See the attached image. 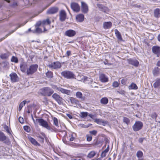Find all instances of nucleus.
Segmentation results:
<instances>
[{"label":"nucleus","instance_id":"1","mask_svg":"<svg viewBox=\"0 0 160 160\" xmlns=\"http://www.w3.org/2000/svg\"><path fill=\"white\" fill-rule=\"evenodd\" d=\"M42 94L44 96L50 97L53 93V90L49 87H46L41 89Z\"/></svg>","mask_w":160,"mask_h":160},{"label":"nucleus","instance_id":"2","mask_svg":"<svg viewBox=\"0 0 160 160\" xmlns=\"http://www.w3.org/2000/svg\"><path fill=\"white\" fill-rule=\"evenodd\" d=\"M38 67V66L36 64L31 65L27 70V75H29L33 74L37 71Z\"/></svg>","mask_w":160,"mask_h":160},{"label":"nucleus","instance_id":"3","mask_svg":"<svg viewBox=\"0 0 160 160\" xmlns=\"http://www.w3.org/2000/svg\"><path fill=\"white\" fill-rule=\"evenodd\" d=\"M36 121L38 122V123L42 127L48 130H50V127L49 126L48 122L42 118L37 119Z\"/></svg>","mask_w":160,"mask_h":160},{"label":"nucleus","instance_id":"4","mask_svg":"<svg viewBox=\"0 0 160 160\" xmlns=\"http://www.w3.org/2000/svg\"><path fill=\"white\" fill-rule=\"evenodd\" d=\"M61 75L67 79H72L75 76L74 74L69 71H65L62 72Z\"/></svg>","mask_w":160,"mask_h":160},{"label":"nucleus","instance_id":"5","mask_svg":"<svg viewBox=\"0 0 160 160\" xmlns=\"http://www.w3.org/2000/svg\"><path fill=\"white\" fill-rule=\"evenodd\" d=\"M143 126L142 123L139 121H136L134 125L132 126V128L134 131L136 132L141 130Z\"/></svg>","mask_w":160,"mask_h":160},{"label":"nucleus","instance_id":"6","mask_svg":"<svg viewBox=\"0 0 160 160\" xmlns=\"http://www.w3.org/2000/svg\"><path fill=\"white\" fill-rule=\"evenodd\" d=\"M52 98L54 99L59 105L61 104L63 102V98L57 93H54L52 95Z\"/></svg>","mask_w":160,"mask_h":160},{"label":"nucleus","instance_id":"7","mask_svg":"<svg viewBox=\"0 0 160 160\" xmlns=\"http://www.w3.org/2000/svg\"><path fill=\"white\" fill-rule=\"evenodd\" d=\"M48 66L52 69H58L61 67V64L59 62H53L48 65Z\"/></svg>","mask_w":160,"mask_h":160},{"label":"nucleus","instance_id":"8","mask_svg":"<svg viewBox=\"0 0 160 160\" xmlns=\"http://www.w3.org/2000/svg\"><path fill=\"white\" fill-rule=\"evenodd\" d=\"M72 9L75 12H78L80 10V7L78 4L75 2H72L71 4Z\"/></svg>","mask_w":160,"mask_h":160},{"label":"nucleus","instance_id":"9","mask_svg":"<svg viewBox=\"0 0 160 160\" xmlns=\"http://www.w3.org/2000/svg\"><path fill=\"white\" fill-rule=\"evenodd\" d=\"M28 22V21H26L25 23H22L21 24H18V27L16 28L14 30H12V31H11L10 32L8 33L7 34L5 37L1 38L0 40V42L3 40L4 38L7 37L8 36L10 35L11 34L13 33L14 32H15L18 28L20 27L21 26H23L24 25H25L27 22Z\"/></svg>","mask_w":160,"mask_h":160},{"label":"nucleus","instance_id":"10","mask_svg":"<svg viewBox=\"0 0 160 160\" xmlns=\"http://www.w3.org/2000/svg\"><path fill=\"white\" fill-rule=\"evenodd\" d=\"M81 7L82 12L85 13H87L88 11V6L84 2H81Z\"/></svg>","mask_w":160,"mask_h":160},{"label":"nucleus","instance_id":"11","mask_svg":"<svg viewBox=\"0 0 160 160\" xmlns=\"http://www.w3.org/2000/svg\"><path fill=\"white\" fill-rule=\"evenodd\" d=\"M75 34V31L71 29L66 31L65 33V35L69 37H72Z\"/></svg>","mask_w":160,"mask_h":160},{"label":"nucleus","instance_id":"12","mask_svg":"<svg viewBox=\"0 0 160 160\" xmlns=\"http://www.w3.org/2000/svg\"><path fill=\"white\" fill-rule=\"evenodd\" d=\"M100 80L102 82H107L108 81V78L106 75L103 73L100 74L99 76Z\"/></svg>","mask_w":160,"mask_h":160},{"label":"nucleus","instance_id":"13","mask_svg":"<svg viewBox=\"0 0 160 160\" xmlns=\"http://www.w3.org/2000/svg\"><path fill=\"white\" fill-rule=\"evenodd\" d=\"M59 16L60 20L62 22L65 20L66 17V14L65 11L62 10L60 11Z\"/></svg>","mask_w":160,"mask_h":160},{"label":"nucleus","instance_id":"14","mask_svg":"<svg viewBox=\"0 0 160 160\" xmlns=\"http://www.w3.org/2000/svg\"><path fill=\"white\" fill-rule=\"evenodd\" d=\"M9 76L12 82H15L18 81V76L15 73H12Z\"/></svg>","mask_w":160,"mask_h":160},{"label":"nucleus","instance_id":"15","mask_svg":"<svg viewBox=\"0 0 160 160\" xmlns=\"http://www.w3.org/2000/svg\"><path fill=\"white\" fill-rule=\"evenodd\" d=\"M128 63L135 67H137L139 64V62L136 59H129L128 60Z\"/></svg>","mask_w":160,"mask_h":160},{"label":"nucleus","instance_id":"16","mask_svg":"<svg viewBox=\"0 0 160 160\" xmlns=\"http://www.w3.org/2000/svg\"><path fill=\"white\" fill-rule=\"evenodd\" d=\"M58 9L57 7H52L47 11L48 14H53L58 12Z\"/></svg>","mask_w":160,"mask_h":160},{"label":"nucleus","instance_id":"17","mask_svg":"<svg viewBox=\"0 0 160 160\" xmlns=\"http://www.w3.org/2000/svg\"><path fill=\"white\" fill-rule=\"evenodd\" d=\"M20 68L21 71L22 72H25L27 69L28 68L27 63L25 62H22L20 64Z\"/></svg>","mask_w":160,"mask_h":160},{"label":"nucleus","instance_id":"18","mask_svg":"<svg viewBox=\"0 0 160 160\" xmlns=\"http://www.w3.org/2000/svg\"><path fill=\"white\" fill-rule=\"evenodd\" d=\"M97 6L101 11L105 12H106L108 11V8L102 4H97Z\"/></svg>","mask_w":160,"mask_h":160},{"label":"nucleus","instance_id":"19","mask_svg":"<svg viewBox=\"0 0 160 160\" xmlns=\"http://www.w3.org/2000/svg\"><path fill=\"white\" fill-rule=\"evenodd\" d=\"M153 52L157 55L160 54V47L158 46H154L152 48Z\"/></svg>","mask_w":160,"mask_h":160},{"label":"nucleus","instance_id":"20","mask_svg":"<svg viewBox=\"0 0 160 160\" xmlns=\"http://www.w3.org/2000/svg\"><path fill=\"white\" fill-rule=\"evenodd\" d=\"M94 122L99 124H102L103 126H105V125L107 123V122L103 120L102 119H100L96 118L94 119Z\"/></svg>","mask_w":160,"mask_h":160},{"label":"nucleus","instance_id":"21","mask_svg":"<svg viewBox=\"0 0 160 160\" xmlns=\"http://www.w3.org/2000/svg\"><path fill=\"white\" fill-rule=\"evenodd\" d=\"M112 26V23L110 22H105L103 23V27L105 29L110 28Z\"/></svg>","mask_w":160,"mask_h":160},{"label":"nucleus","instance_id":"22","mask_svg":"<svg viewBox=\"0 0 160 160\" xmlns=\"http://www.w3.org/2000/svg\"><path fill=\"white\" fill-rule=\"evenodd\" d=\"M76 97L82 101H84L85 100V97L83 96V95L81 92H78L76 93Z\"/></svg>","mask_w":160,"mask_h":160},{"label":"nucleus","instance_id":"23","mask_svg":"<svg viewBox=\"0 0 160 160\" xmlns=\"http://www.w3.org/2000/svg\"><path fill=\"white\" fill-rule=\"evenodd\" d=\"M76 19L77 21L82 22L84 19V16L82 14H80L76 16Z\"/></svg>","mask_w":160,"mask_h":160},{"label":"nucleus","instance_id":"24","mask_svg":"<svg viewBox=\"0 0 160 160\" xmlns=\"http://www.w3.org/2000/svg\"><path fill=\"white\" fill-rule=\"evenodd\" d=\"M29 140L33 145L40 146V144L34 138L31 137L28 138Z\"/></svg>","mask_w":160,"mask_h":160},{"label":"nucleus","instance_id":"25","mask_svg":"<svg viewBox=\"0 0 160 160\" xmlns=\"http://www.w3.org/2000/svg\"><path fill=\"white\" fill-rule=\"evenodd\" d=\"M152 73L155 76H158L160 73V69L158 67L155 68L152 71Z\"/></svg>","mask_w":160,"mask_h":160},{"label":"nucleus","instance_id":"26","mask_svg":"<svg viewBox=\"0 0 160 160\" xmlns=\"http://www.w3.org/2000/svg\"><path fill=\"white\" fill-rule=\"evenodd\" d=\"M58 91L61 92L63 93L66 94L68 95H69L70 93L69 90L63 89L61 87H60Z\"/></svg>","mask_w":160,"mask_h":160},{"label":"nucleus","instance_id":"27","mask_svg":"<svg viewBox=\"0 0 160 160\" xmlns=\"http://www.w3.org/2000/svg\"><path fill=\"white\" fill-rule=\"evenodd\" d=\"M70 101L72 104H74L75 105L79 104V100L74 98L72 97L71 98Z\"/></svg>","mask_w":160,"mask_h":160},{"label":"nucleus","instance_id":"28","mask_svg":"<svg viewBox=\"0 0 160 160\" xmlns=\"http://www.w3.org/2000/svg\"><path fill=\"white\" fill-rule=\"evenodd\" d=\"M114 31L116 36L118 39L120 41H122V36L119 32L116 29H115Z\"/></svg>","mask_w":160,"mask_h":160},{"label":"nucleus","instance_id":"29","mask_svg":"<svg viewBox=\"0 0 160 160\" xmlns=\"http://www.w3.org/2000/svg\"><path fill=\"white\" fill-rule=\"evenodd\" d=\"M7 139V137L5 134L2 132L0 131V141H4Z\"/></svg>","mask_w":160,"mask_h":160},{"label":"nucleus","instance_id":"30","mask_svg":"<svg viewBox=\"0 0 160 160\" xmlns=\"http://www.w3.org/2000/svg\"><path fill=\"white\" fill-rule=\"evenodd\" d=\"M153 86L155 88H157L160 86V79H158L156 80L153 84Z\"/></svg>","mask_w":160,"mask_h":160},{"label":"nucleus","instance_id":"31","mask_svg":"<svg viewBox=\"0 0 160 160\" xmlns=\"http://www.w3.org/2000/svg\"><path fill=\"white\" fill-rule=\"evenodd\" d=\"M160 15V9L158 8L156 9L154 11V15L155 17L158 18Z\"/></svg>","mask_w":160,"mask_h":160},{"label":"nucleus","instance_id":"32","mask_svg":"<svg viewBox=\"0 0 160 160\" xmlns=\"http://www.w3.org/2000/svg\"><path fill=\"white\" fill-rule=\"evenodd\" d=\"M101 102L104 104H106L108 102V99L107 98H103L100 100Z\"/></svg>","mask_w":160,"mask_h":160},{"label":"nucleus","instance_id":"33","mask_svg":"<svg viewBox=\"0 0 160 160\" xmlns=\"http://www.w3.org/2000/svg\"><path fill=\"white\" fill-rule=\"evenodd\" d=\"M128 88L130 89H137L138 87L135 84L132 83L129 86Z\"/></svg>","mask_w":160,"mask_h":160},{"label":"nucleus","instance_id":"34","mask_svg":"<svg viewBox=\"0 0 160 160\" xmlns=\"http://www.w3.org/2000/svg\"><path fill=\"white\" fill-rule=\"evenodd\" d=\"M9 56L8 53L2 54L0 55V58L3 59H6L8 58Z\"/></svg>","mask_w":160,"mask_h":160},{"label":"nucleus","instance_id":"35","mask_svg":"<svg viewBox=\"0 0 160 160\" xmlns=\"http://www.w3.org/2000/svg\"><path fill=\"white\" fill-rule=\"evenodd\" d=\"M80 116L82 118H84L88 115V113L87 112H80Z\"/></svg>","mask_w":160,"mask_h":160},{"label":"nucleus","instance_id":"36","mask_svg":"<svg viewBox=\"0 0 160 160\" xmlns=\"http://www.w3.org/2000/svg\"><path fill=\"white\" fill-rule=\"evenodd\" d=\"M26 102H27L26 101L24 100L23 102H21V103L19 105V108H18L19 111H20L21 110L22 107L24 106L25 105V104Z\"/></svg>","mask_w":160,"mask_h":160},{"label":"nucleus","instance_id":"37","mask_svg":"<svg viewBox=\"0 0 160 160\" xmlns=\"http://www.w3.org/2000/svg\"><path fill=\"white\" fill-rule=\"evenodd\" d=\"M123 121L124 122L126 123L127 125H128L130 123V120L129 119L126 117H123Z\"/></svg>","mask_w":160,"mask_h":160},{"label":"nucleus","instance_id":"38","mask_svg":"<svg viewBox=\"0 0 160 160\" xmlns=\"http://www.w3.org/2000/svg\"><path fill=\"white\" fill-rule=\"evenodd\" d=\"M51 22L48 18L46 20H44L42 22V24L43 25H49Z\"/></svg>","mask_w":160,"mask_h":160},{"label":"nucleus","instance_id":"39","mask_svg":"<svg viewBox=\"0 0 160 160\" xmlns=\"http://www.w3.org/2000/svg\"><path fill=\"white\" fill-rule=\"evenodd\" d=\"M96 154V153L94 151H92L88 154V157L89 158L93 157Z\"/></svg>","mask_w":160,"mask_h":160},{"label":"nucleus","instance_id":"40","mask_svg":"<svg viewBox=\"0 0 160 160\" xmlns=\"http://www.w3.org/2000/svg\"><path fill=\"white\" fill-rule=\"evenodd\" d=\"M143 155V152L141 151H138L136 154L137 156L139 158H142Z\"/></svg>","mask_w":160,"mask_h":160},{"label":"nucleus","instance_id":"41","mask_svg":"<svg viewBox=\"0 0 160 160\" xmlns=\"http://www.w3.org/2000/svg\"><path fill=\"white\" fill-rule=\"evenodd\" d=\"M47 77L49 78H51L52 77L53 74L51 71H48L46 73Z\"/></svg>","mask_w":160,"mask_h":160},{"label":"nucleus","instance_id":"42","mask_svg":"<svg viewBox=\"0 0 160 160\" xmlns=\"http://www.w3.org/2000/svg\"><path fill=\"white\" fill-rule=\"evenodd\" d=\"M89 84H91V86L92 87H98L97 86H96L97 83L96 82H93L92 80V81H90V82H89L88 83Z\"/></svg>","mask_w":160,"mask_h":160},{"label":"nucleus","instance_id":"43","mask_svg":"<svg viewBox=\"0 0 160 160\" xmlns=\"http://www.w3.org/2000/svg\"><path fill=\"white\" fill-rule=\"evenodd\" d=\"M11 61L12 62H14L15 63H18V58L14 56H13L12 57V58L11 59Z\"/></svg>","mask_w":160,"mask_h":160},{"label":"nucleus","instance_id":"44","mask_svg":"<svg viewBox=\"0 0 160 160\" xmlns=\"http://www.w3.org/2000/svg\"><path fill=\"white\" fill-rule=\"evenodd\" d=\"M53 119L54 123V124L56 126H58V119L54 117L53 118Z\"/></svg>","mask_w":160,"mask_h":160},{"label":"nucleus","instance_id":"45","mask_svg":"<svg viewBox=\"0 0 160 160\" xmlns=\"http://www.w3.org/2000/svg\"><path fill=\"white\" fill-rule=\"evenodd\" d=\"M87 140L88 141H90L92 140V138L91 136L89 135H86Z\"/></svg>","mask_w":160,"mask_h":160},{"label":"nucleus","instance_id":"46","mask_svg":"<svg viewBox=\"0 0 160 160\" xmlns=\"http://www.w3.org/2000/svg\"><path fill=\"white\" fill-rule=\"evenodd\" d=\"M35 31L38 33H41L42 32V30L38 27H36Z\"/></svg>","mask_w":160,"mask_h":160},{"label":"nucleus","instance_id":"47","mask_svg":"<svg viewBox=\"0 0 160 160\" xmlns=\"http://www.w3.org/2000/svg\"><path fill=\"white\" fill-rule=\"evenodd\" d=\"M117 92L118 93L122 95H124L125 93V91L124 90H120L117 91Z\"/></svg>","mask_w":160,"mask_h":160},{"label":"nucleus","instance_id":"48","mask_svg":"<svg viewBox=\"0 0 160 160\" xmlns=\"http://www.w3.org/2000/svg\"><path fill=\"white\" fill-rule=\"evenodd\" d=\"M118 85L119 84L117 81H115L113 83L112 86L115 88L118 87Z\"/></svg>","mask_w":160,"mask_h":160},{"label":"nucleus","instance_id":"49","mask_svg":"<svg viewBox=\"0 0 160 160\" xmlns=\"http://www.w3.org/2000/svg\"><path fill=\"white\" fill-rule=\"evenodd\" d=\"M97 131L95 130L89 131V133L90 134L95 136L96 135V134L97 133Z\"/></svg>","mask_w":160,"mask_h":160},{"label":"nucleus","instance_id":"50","mask_svg":"<svg viewBox=\"0 0 160 160\" xmlns=\"http://www.w3.org/2000/svg\"><path fill=\"white\" fill-rule=\"evenodd\" d=\"M107 153L103 151L101 155V158H103L105 157L106 156Z\"/></svg>","mask_w":160,"mask_h":160},{"label":"nucleus","instance_id":"51","mask_svg":"<svg viewBox=\"0 0 160 160\" xmlns=\"http://www.w3.org/2000/svg\"><path fill=\"white\" fill-rule=\"evenodd\" d=\"M84 80L85 81H92V79L89 78L88 77H85L84 78Z\"/></svg>","mask_w":160,"mask_h":160},{"label":"nucleus","instance_id":"52","mask_svg":"<svg viewBox=\"0 0 160 160\" xmlns=\"http://www.w3.org/2000/svg\"><path fill=\"white\" fill-rule=\"evenodd\" d=\"M42 24V22H41L40 21L38 22L35 25V27H39Z\"/></svg>","mask_w":160,"mask_h":160},{"label":"nucleus","instance_id":"53","mask_svg":"<svg viewBox=\"0 0 160 160\" xmlns=\"http://www.w3.org/2000/svg\"><path fill=\"white\" fill-rule=\"evenodd\" d=\"M31 116L32 118V119L34 123L35 124V125H37V124H38V122L36 121V120H35L34 119L32 115V114L31 115Z\"/></svg>","mask_w":160,"mask_h":160},{"label":"nucleus","instance_id":"54","mask_svg":"<svg viewBox=\"0 0 160 160\" xmlns=\"http://www.w3.org/2000/svg\"><path fill=\"white\" fill-rule=\"evenodd\" d=\"M18 5L17 3L16 2H14L13 4L10 5V6L13 7H16Z\"/></svg>","mask_w":160,"mask_h":160},{"label":"nucleus","instance_id":"55","mask_svg":"<svg viewBox=\"0 0 160 160\" xmlns=\"http://www.w3.org/2000/svg\"><path fill=\"white\" fill-rule=\"evenodd\" d=\"M52 88L53 89L58 91L60 87H58L57 86L54 85L52 86Z\"/></svg>","mask_w":160,"mask_h":160},{"label":"nucleus","instance_id":"56","mask_svg":"<svg viewBox=\"0 0 160 160\" xmlns=\"http://www.w3.org/2000/svg\"><path fill=\"white\" fill-rule=\"evenodd\" d=\"M19 122L21 123H23L24 122L23 118L21 117H20L19 118Z\"/></svg>","mask_w":160,"mask_h":160},{"label":"nucleus","instance_id":"57","mask_svg":"<svg viewBox=\"0 0 160 160\" xmlns=\"http://www.w3.org/2000/svg\"><path fill=\"white\" fill-rule=\"evenodd\" d=\"M82 128H87L89 126H86L85 125L82 124L79 125Z\"/></svg>","mask_w":160,"mask_h":160},{"label":"nucleus","instance_id":"58","mask_svg":"<svg viewBox=\"0 0 160 160\" xmlns=\"http://www.w3.org/2000/svg\"><path fill=\"white\" fill-rule=\"evenodd\" d=\"M145 139V138H140L138 140L139 142L140 143H142L144 140Z\"/></svg>","mask_w":160,"mask_h":160},{"label":"nucleus","instance_id":"59","mask_svg":"<svg viewBox=\"0 0 160 160\" xmlns=\"http://www.w3.org/2000/svg\"><path fill=\"white\" fill-rule=\"evenodd\" d=\"M24 129L25 130L27 131V132H28V130L29 129V127L28 126H24L23 127Z\"/></svg>","mask_w":160,"mask_h":160},{"label":"nucleus","instance_id":"60","mask_svg":"<svg viewBox=\"0 0 160 160\" xmlns=\"http://www.w3.org/2000/svg\"><path fill=\"white\" fill-rule=\"evenodd\" d=\"M109 150V145H108L107 148L103 151L104 152L107 153Z\"/></svg>","mask_w":160,"mask_h":160},{"label":"nucleus","instance_id":"61","mask_svg":"<svg viewBox=\"0 0 160 160\" xmlns=\"http://www.w3.org/2000/svg\"><path fill=\"white\" fill-rule=\"evenodd\" d=\"M6 140L4 142L7 144H9L10 143V141L9 140Z\"/></svg>","mask_w":160,"mask_h":160},{"label":"nucleus","instance_id":"62","mask_svg":"<svg viewBox=\"0 0 160 160\" xmlns=\"http://www.w3.org/2000/svg\"><path fill=\"white\" fill-rule=\"evenodd\" d=\"M71 52L70 51H68L66 52L67 55L68 56L71 55Z\"/></svg>","mask_w":160,"mask_h":160},{"label":"nucleus","instance_id":"63","mask_svg":"<svg viewBox=\"0 0 160 160\" xmlns=\"http://www.w3.org/2000/svg\"><path fill=\"white\" fill-rule=\"evenodd\" d=\"M38 138L40 139V141L42 142H43L44 141V137H42L41 136H39Z\"/></svg>","mask_w":160,"mask_h":160},{"label":"nucleus","instance_id":"64","mask_svg":"<svg viewBox=\"0 0 160 160\" xmlns=\"http://www.w3.org/2000/svg\"><path fill=\"white\" fill-rule=\"evenodd\" d=\"M126 80L124 79H122L121 80V83L123 84H125Z\"/></svg>","mask_w":160,"mask_h":160}]
</instances>
